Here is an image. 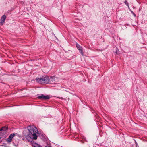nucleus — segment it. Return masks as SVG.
Masks as SVG:
<instances>
[{"label":"nucleus","mask_w":147,"mask_h":147,"mask_svg":"<svg viewBox=\"0 0 147 147\" xmlns=\"http://www.w3.org/2000/svg\"><path fill=\"white\" fill-rule=\"evenodd\" d=\"M23 135L26 138H37V137L45 138V135L42 132L39 133L37 128L34 126H28L25 128Z\"/></svg>","instance_id":"f257e3e1"},{"label":"nucleus","mask_w":147,"mask_h":147,"mask_svg":"<svg viewBox=\"0 0 147 147\" xmlns=\"http://www.w3.org/2000/svg\"><path fill=\"white\" fill-rule=\"evenodd\" d=\"M76 47L78 49L79 51L80 52L83 56L84 54L83 52L82 51V47H81L77 43L76 44Z\"/></svg>","instance_id":"f03ea898"},{"label":"nucleus","mask_w":147,"mask_h":147,"mask_svg":"<svg viewBox=\"0 0 147 147\" xmlns=\"http://www.w3.org/2000/svg\"><path fill=\"white\" fill-rule=\"evenodd\" d=\"M38 98L40 99H49L50 98V96L49 95H41L38 96Z\"/></svg>","instance_id":"7ed1b4c3"},{"label":"nucleus","mask_w":147,"mask_h":147,"mask_svg":"<svg viewBox=\"0 0 147 147\" xmlns=\"http://www.w3.org/2000/svg\"><path fill=\"white\" fill-rule=\"evenodd\" d=\"M16 137H20L21 136L17 133H12L11 134L8 138H13L15 136Z\"/></svg>","instance_id":"20e7f679"},{"label":"nucleus","mask_w":147,"mask_h":147,"mask_svg":"<svg viewBox=\"0 0 147 147\" xmlns=\"http://www.w3.org/2000/svg\"><path fill=\"white\" fill-rule=\"evenodd\" d=\"M6 18V16L5 15H3L1 19V22L2 25L4 22L5 21Z\"/></svg>","instance_id":"39448f33"},{"label":"nucleus","mask_w":147,"mask_h":147,"mask_svg":"<svg viewBox=\"0 0 147 147\" xmlns=\"http://www.w3.org/2000/svg\"><path fill=\"white\" fill-rule=\"evenodd\" d=\"M44 83H48L49 81V79L48 77L46 76L43 78Z\"/></svg>","instance_id":"423d86ee"},{"label":"nucleus","mask_w":147,"mask_h":147,"mask_svg":"<svg viewBox=\"0 0 147 147\" xmlns=\"http://www.w3.org/2000/svg\"><path fill=\"white\" fill-rule=\"evenodd\" d=\"M36 80L38 82L41 83L42 84L44 83V80H43V78H36Z\"/></svg>","instance_id":"0eeeda50"},{"label":"nucleus","mask_w":147,"mask_h":147,"mask_svg":"<svg viewBox=\"0 0 147 147\" xmlns=\"http://www.w3.org/2000/svg\"><path fill=\"white\" fill-rule=\"evenodd\" d=\"M29 142H32L33 140V138H26ZM37 138H33L34 140H36Z\"/></svg>","instance_id":"6e6552de"},{"label":"nucleus","mask_w":147,"mask_h":147,"mask_svg":"<svg viewBox=\"0 0 147 147\" xmlns=\"http://www.w3.org/2000/svg\"><path fill=\"white\" fill-rule=\"evenodd\" d=\"M12 138H7V142L9 143L12 140Z\"/></svg>","instance_id":"1a4fd4ad"},{"label":"nucleus","mask_w":147,"mask_h":147,"mask_svg":"<svg viewBox=\"0 0 147 147\" xmlns=\"http://www.w3.org/2000/svg\"><path fill=\"white\" fill-rule=\"evenodd\" d=\"M125 4L126 5H128V3L126 1H125Z\"/></svg>","instance_id":"9d476101"},{"label":"nucleus","mask_w":147,"mask_h":147,"mask_svg":"<svg viewBox=\"0 0 147 147\" xmlns=\"http://www.w3.org/2000/svg\"><path fill=\"white\" fill-rule=\"evenodd\" d=\"M47 145H48V144H47ZM45 147H51L50 146H49L48 145L47 146H45Z\"/></svg>","instance_id":"9b49d317"},{"label":"nucleus","mask_w":147,"mask_h":147,"mask_svg":"<svg viewBox=\"0 0 147 147\" xmlns=\"http://www.w3.org/2000/svg\"><path fill=\"white\" fill-rule=\"evenodd\" d=\"M48 71H45L44 72L45 73H47Z\"/></svg>","instance_id":"f8f14e48"},{"label":"nucleus","mask_w":147,"mask_h":147,"mask_svg":"<svg viewBox=\"0 0 147 147\" xmlns=\"http://www.w3.org/2000/svg\"><path fill=\"white\" fill-rule=\"evenodd\" d=\"M133 14L134 15V16L135 17H136V15H135L134 13H133Z\"/></svg>","instance_id":"ddd939ff"},{"label":"nucleus","mask_w":147,"mask_h":147,"mask_svg":"<svg viewBox=\"0 0 147 147\" xmlns=\"http://www.w3.org/2000/svg\"><path fill=\"white\" fill-rule=\"evenodd\" d=\"M46 68H45H45L44 69H43V70L45 71V70Z\"/></svg>","instance_id":"4468645a"},{"label":"nucleus","mask_w":147,"mask_h":147,"mask_svg":"<svg viewBox=\"0 0 147 147\" xmlns=\"http://www.w3.org/2000/svg\"><path fill=\"white\" fill-rule=\"evenodd\" d=\"M131 13H133H133H134V12L132 11H131Z\"/></svg>","instance_id":"2eb2a0df"},{"label":"nucleus","mask_w":147,"mask_h":147,"mask_svg":"<svg viewBox=\"0 0 147 147\" xmlns=\"http://www.w3.org/2000/svg\"><path fill=\"white\" fill-rule=\"evenodd\" d=\"M84 140H85V138H83Z\"/></svg>","instance_id":"dca6fc26"}]
</instances>
